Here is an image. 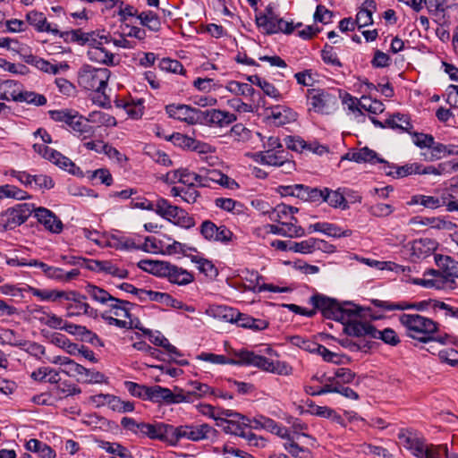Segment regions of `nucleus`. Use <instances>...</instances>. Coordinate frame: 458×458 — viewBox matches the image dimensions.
<instances>
[{
    "instance_id": "f257e3e1",
    "label": "nucleus",
    "mask_w": 458,
    "mask_h": 458,
    "mask_svg": "<svg viewBox=\"0 0 458 458\" xmlns=\"http://www.w3.org/2000/svg\"><path fill=\"white\" fill-rule=\"evenodd\" d=\"M399 321L405 328L406 335L420 342L434 340L432 335L438 331V324L436 321L419 314L403 313L400 315Z\"/></svg>"
},
{
    "instance_id": "f03ea898",
    "label": "nucleus",
    "mask_w": 458,
    "mask_h": 458,
    "mask_svg": "<svg viewBox=\"0 0 458 458\" xmlns=\"http://www.w3.org/2000/svg\"><path fill=\"white\" fill-rule=\"evenodd\" d=\"M436 263L439 270H429L426 275L432 276V278H420L415 279L416 284L421 285L426 288L442 287L441 275L446 278H458V261L454 260L449 256H436Z\"/></svg>"
},
{
    "instance_id": "7ed1b4c3",
    "label": "nucleus",
    "mask_w": 458,
    "mask_h": 458,
    "mask_svg": "<svg viewBox=\"0 0 458 458\" xmlns=\"http://www.w3.org/2000/svg\"><path fill=\"white\" fill-rule=\"evenodd\" d=\"M111 72L107 68H96L83 64L78 72V83L86 90L103 93L107 86Z\"/></svg>"
},
{
    "instance_id": "20e7f679",
    "label": "nucleus",
    "mask_w": 458,
    "mask_h": 458,
    "mask_svg": "<svg viewBox=\"0 0 458 458\" xmlns=\"http://www.w3.org/2000/svg\"><path fill=\"white\" fill-rule=\"evenodd\" d=\"M216 434L217 430L207 423L186 424L174 427L173 445H175L182 438L199 442L214 439L216 437Z\"/></svg>"
},
{
    "instance_id": "39448f33",
    "label": "nucleus",
    "mask_w": 458,
    "mask_h": 458,
    "mask_svg": "<svg viewBox=\"0 0 458 458\" xmlns=\"http://www.w3.org/2000/svg\"><path fill=\"white\" fill-rule=\"evenodd\" d=\"M310 302L316 311L319 310L326 318L336 321L350 318L351 308L340 305L335 299L318 293L310 297Z\"/></svg>"
},
{
    "instance_id": "423d86ee",
    "label": "nucleus",
    "mask_w": 458,
    "mask_h": 458,
    "mask_svg": "<svg viewBox=\"0 0 458 458\" xmlns=\"http://www.w3.org/2000/svg\"><path fill=\"white\" fill-rule=\"evenodd\" d=\"M307 98L311 108L321 114H329L337 107V96L323 89L307 90Z\"/></svg>"
},
{
    "instance_id": "0eeeda50",
    "label": "nucleus",
    "mask_w": 458,
    "mask_h": 458,
    "mask_svg": "<svg viewBox=\"0 0 458 458\" xmlns=\"http://www.w3.org/2000/svg\"><path fill=\"white\" fill-rule=\"evenodd\" d=\"M34 210V205L18 204L0 214V225L4 230H12L27 221Z\"/></svg>"
},
{
    "instance_id": "6e6552de",
    "label": "nucleus",
    "mask_w": 458,
    "mask_h": 458,
    "mask_svg": "<svg viewBox=\"0 0 458 458\" xmlns=\"http://www.w3.org/2000/svg\"><path fill=\"white\" fill-rule=\"evenodd\" d=\"M372 303L386 310H405L414 309L420 311L431 310L434 316H437L440 301L435 299L424 300L418 302L409 303L406 301L402 302H390L387 301L373 300Z\"/></svg>"
},
{
    "instance_id": "1a4fd4ad",
    "label": "nucleus",
    "mask_w": 458,
    "mask_h": 458,
    "mask_svg": "<svg viewBox=\"0 0 458 458\" xmlns=\"http://www.w3.org/2000/svg\"><path fill=\"white\" fill-rule=\"evenodd\" d=\"M256 24L262 33L267 35L280 32L284 34H291L295 28L301 26V22L293 25V22L284 21L278 15L268 18H256Z\"/></svg>"
},
{
    "instance_id": "9d476101",
    "label": "nucleus",
    "mask_w": 458,
    "mask_h": 458,
    "mask_svg": "<svg viewBox=\"0 0 458 458\" xmlns=\"http://www.w3.org/2000/svg\"><path fill=\"white\" fill-rule=\"evenodd\" d=\"M169 117L187 123L189 124L201 123L204 114L202 111L187 105H168L165 107Z\"/></svg>"
},
{
    "instance_id": "9b49d317",
    "label": "nucleus",
    "mask_w": 458,
    "mask_h": 458,
    "mask_svg": "<svg viewBox=\"0 0 458 458\" xmlns=\"http://www.w3.org/2000/svg\"><path fill=\"white\" fill-rule=\"evenodd\" d=\"M200 234L208 241L220 242L229 243L233 237V233L225 225L217 226L210 220L202 222L199 227Z\"/></svg>"
},
{
    "instance_id": "f8f14e48",
    "label": "nucleus",
    "mask_w": 458,
    "mask_h": 458,
    "mask_svg": "<svg viewBox=\"0 0 458 458\" xmlns=\"http://www.w3.org/2000/svg\"><path fill=\"white\" fill-rule=\"evenodd\" d=\"M344 325V332L351 336L362 337L369 336L372 338L374 326L369 322H362L357 318V308H351L350 318L341 320Z\"/></svg>"
},
{
    "instance_id": "ddd939ff",
    "label": "nucleus",
    "mask_w": 458,
    "mask_h": 458,
    "mask_svg": "<svg viewBox=\"0 0 458 458\" xmlns=\"http://www.w3.org/2000/svg\"><path fill=\"white\" fill-rule=\"evenodd\" d=\"M140 437H148L153 440H160L173 445L174 426L163 422L154 424L145 423L142 426Z\"/></svg>"
},
{
    "instance_id": "4468645a",
    "label": "nucleus",
    "mask_w": 458,
    "mask_h": 458,
    "mask_svg": "<svg viewBox=\"0 0 458 458\" xmlns=\"http://www.w3.org/2000/svg\"><path fill=\"white\" fill-rule=\"evenodd\" d=\"M234 356L238 358L239 365H251L267 372L273 370L274 360L267 357L258 355L253 352L239 351L233 352Z\"/></svg>"
},
{
    "instance_id": "2eb2a0df",
    "label": "nucleus",
    "mask_w": 458,
    "mask_h": 458,
    "mask_svg": "<svg viewBox=\"0 0 458 458\" xmlns=\"http://www.w3.org/2000/svg\"><path fill=\"white\" fill-rule=\"evenodd\" d=\"M32 213L38 222L52 233H60L63 231V222L51 210L42 207H34Z\"/></svg>"
},
{
    "instance_id": "dca6fc26",
    "label": "nucleus",
    "mask_w": 458,
    "mask_h": 458,
    "mask_svg": "<svg viewBox=\"0 0 458 458\" xmlns=\"http://www.w3.org/2000/svg\"><path fill=\"white\" fill-rule=\"evenodd\" d=\"M88 269L95 272H103L112 275L118 278H126L128 271L126 269L119 268L111 261L108 260H94V259H82Z\"/></svg>"
},
{
    "instance_id": "f3484780",
    "label": "nucleus",
    "mask_w": 458,
    "mask_h": 458,
    "mask_svg": "<svg viewBox=\"0 0 458 458\" xmlns=\"http://www.w3.org/2000/svg\"><path fill=\"white\" fill-rule=\"evenodd\" d=\"M21 57L26 64H31L38 70L50 74H57L60 71H66L69 68V65L66 63L53 64L48 61L32 54L21 55Z\"/></svg>"
},
{
    "instance_id": "a211bd4d",
    "label": "nucleus",
    "mask_w": 458,
    "mask_h": 458,
    "mask_svg": "<svg viewBox=\"0 0 458 458\" xmlns=\"http://www.w3.org/2000/svg\"><path fill=\"white\" fill-rule=\"evenodd\" d=\"M65 310L67 317L80 316L81 314L89 317H97L98 315L97 310L86 301V297L79 293L71 302L65 305Z\"/></svg>"
},
{
    "instance_id": "6ab92c4d",
    "label": "nucleus",
    "mask_w": 458,
    "mask_h": 458,
    "mask_svg": "<svg viewBox=\"0 0 458 458\" xmlns=\"http://www.w3.org/2000/svg\"><path fill=\"white\" fill-rule=\"evenodd\" d=\"M202 114L204 117L201 123L217 125L219 127L227 126L236 121L237 118L235 114L219 109L202 111Z\"/></svg>"
},
{
    "instance_id": "aec40b11",
    "label": "nucleus",
    "mask_w": 458,
    "mask_h": 458,
    "mask_svg": "<svg viewBox=\"0 0 458 458\" xmlns=\"http://www.w3.org/2000/svg\"><path fill=\"white\" fill-rule=\"evenodd\" d=\"M301 437H310L306 434L293 432V435L284 443V449L294 458H311L312 454L309 448L301 446L299 442Z\"/></svg>"
},
{
    "instance_id": "412c9836",
    "label": "nucleus",
    "mask_w": 458,
    "mask_h": 458,
    "mask_svg": "<svg viewBox=\"0 0 458 458\" xmlns=\"http://www.w3.org/2000/svg\"><path fill=\"white\" fill-rule=\"evenodd\" d=\"M89 123V118L85 119L76 112L69 127L72 130L75 136L84 140L93 137L95 134V128Z\"/></svg>"
},
{
    "instance_id": "4be33fe9",
    "label": "nucleus",
    "mask_w": 458,
    "mask_h": 458,
    "mask_svg": "<svg viewBox=\"0 0 458 458\" xmlns=\"http://www.w3.org/2000/svg\"><path fill=\"white\" fill-rule=\"evenodd\" d=\"M26 20L28 23L33 26L38 32H49L54 35H60L63 37V34H61L55 27H52V25L47 22L43 13L30 11L26 14Z\"/></svg>"
},
{
    "instance_id": "5701e85b",
    "label": "nucleus",
    "mask_w": 458,
    "mask_h": 458,
    "mask_svg": "<svg viewBox=\"0 0 458 458\" xmlns=\"http://www.w3.org/2000/svg\"><path fill=\"white\" fill-rule=\"evenodd\" d=\"M398 439L400 444L410 450L412 454L419 457L423 455L424 442L418 438L412 432L408 430H401L398 433Z\"/></svg>"
},
{
    "instance_id": "b1692460",
    "label": "nucleus",
    "mask_w": 458,
    "mask_h": 458,
    "mask_svg": "<svg viewBox=\"0 0 458 458\" xmlns=\"http://www.w3.org/2000/svg\"><path fill=\"white\" fill-rule=\"evenodd\" d=\"M162 276L168 277L171 283L180 285H185L193 281L191 274L181 267L170 264L169 262H166Z\"/></svg>"
},
{
    "instance_id": "393cba45",
    "label": "nucleus",
    "mask_w": 458,
    "mask_h": 458,
    "mask_svg": "<svg viewBox=\"0 0 458 458\" xmlns=\"http://www.w3.org/2000/svg\"><path fill=\"white\" fill-rule=\"evenodd\" d=\"M288 152L284 149L276 151H259L255 154V160L261 165L281 166L285 162Z\"/></svg>"
},
{
    "instance_id": "a878e982",
    "label": "nucleus",
    "mask_w": 458,
    "mask_h": 458,
    "mask_svg": "<svg viewBox=\"0 0 458 458\" xmlns=\"http://www.w3.org/2000/svg\"><path fill=\"white\" fill-rule=\"evenodd\" d=\"M135 328L142 331L145 335H148L150 342L157 345L163 347L168 353L182 356L181 352L173 344H171L167 338H165L160 332L157 331L153 333L151 330L143 328L142 327L134 326Z\"/></svg>"
},
{
    "instance_id": "bb28decb",
    "label": "nucleus",
    "mask_w": 458,
    "mask_h": 458,
    "mask_svg": "<svg viewBox=\"0 0 458 458\" xmlns=\"http://www.w3.org/2000/svg\"><path fill=\"white\" fill-rule=\"evenodd\" d=\"M23 85L19 81L6 80L0 82V99L18 102Z\"/></svg>"
},
{
    "instance_id": "cd10ccee",
    "label": "nucleus",
    "mask_w": 458,
    "mask_h": 458,
    "mask_svg": "<svg viewBox=\"0 0 458 458\" xmlns=\"http://www.w3.org/2000/svg\"><path fill=\"white\" fill-rule=\"evenodd\" d=\"M309 232H320L327 236L340 238V237H349L352 235L351 230H342L335 224L327 223V222H319L309 226Z\"/></svg>"
},
{
    "instance_id": "c85d7f7f",
    "label": "nucleus",
    "mask_w": 458,
    "mask_h": 458,
    "mask_svg": "<svg viewBox=\"0 0 458 458\" xmlns=\"http://www.w3.org/2000/svg\"><path fill=\"white\" fill-rule=\"evenodd\" d=\"M267 119L276 126L288 123L294 119V114L291 109L284 106H276L267 109Z\"/></svg>"
},
{
    "instance_id": "c756f323",
    "label": "nucleus",
    "mask_w": 458,
    "mask_h": 458,
    "mask_svg": "<svg viewBox=\"0 0 458 458\" xmlns=\"http://www.w3.org/2000/svg\"><path fill=\"white\" fill-rule=\"evenodd\" d=\"M344 158L357 163L368 162L371 164H376L385 162L384 159L379 158L377 157V153L374 150L367 147H364L358 150L348 152Z\"/></svg>"
},
{
    "instance_id": "7c9ffc66",
    "label": "nucleus",
    "mask_w": 458,
    "mask_h": 458,
    "mask_svg": "<svg viewBox=\"0 0 458 458\" xmlns=\"http://www.w3.org/2000/svg\"><path fill=\"white\" fill-rule=\"evenodd\" d=\"M207 313L219 320L235 323L239 311L227 306L212 305L207 310Z\"/></svg>"
},
{
    "instance_id": "2f4dec72",
    "label": "nucleus",
    "mask_w": 458,
    "mask_h": 458,
    "mask_svg": "<svg viewBox=\"0 0 458 458\" xmlns=\"http://www.w3.org/2000/svg\"><path fill=\"white\" fill-rule=\"evenodd\" d=\"M376 11L374 0H366L358 12L355 19L356 25L360 29L373 23L372 14Z\"/></svg>"
},
{
    "instance_id": "473e14b6",
    "label": "nucleus",
    "mask_w": 458,
    "mask_h": 458,
    "mask_svg": "<svg viewBox=\"0 0 458 458\" xmlns=\"http://www.w3.org/2000/svg\"><path fill=\"white\" fill-rule=\"evenodd\" d=\"M176 391L173 392L169 388L160 386H150L148 399L155 402L164 401L167 403H176Z\"/></svg>"
},
{
    "instance_id": "72a5a7b5",
    "label": "nucleus",
    "mask_w": 458,
    "mask_h": 458,
    "mask_svg": "<svg viewBox=\"0 0 458 458\" xmlns=\"http://www.w3.org/2000/svg\"><path fill=\"white\" fill-rule=\"evenodd\" d=\"M239 327L243 328H250L254 331H261L268 327V322L264 319L254 318L247 314L239 312L236 322Z\"/></svg>"
},
{
    "instance_id": "f704fd0d",
    "label": "nucleus",
    "mask_w": 458,
    "mask_h": 458,
    "mask_svg": "<svg viewBox=\"0 0 458 458\" xmlns=\"http://www.w3.org/2000/svg\"><path fill=\"white\" fill-rule=\"evenodd\" d=\"M88 58L96 63L113 65L114 55L103 47H89L87 52Z\"/></svg>"
},
{
    "instance_id": "c9c22d12",
    "label": "nucleus",
    "mask_w": 458,
    "mask_h": 458,
    "mask_svg": "<svg viewBox=\"0 0 458 458\" xmlns=\"http://www.w3.org/2000/svg\"><path fill=\"white\" fill-rule=\"evenodd\" d=\"M111 312L118 318H131V310L136 305L128 301H123L118 298L112 299V301L108 304Z\"/></svg>"
},
{
    "instance_id": "e433bc0d",
    "label": "nucleus",
    "mask_w": 458,
    "mask_h": 458,
    "mask_svg": "<svg viewBox=\"0 0 458 458\" xmlns=\"http://www.w3.org/2000/svg\"><path fill=\"white\" fill-rule=\"evenodd\" d=\"M224 430L232 435L242 437L244 429L249 426L250 419L242 415V418L225 420Z\"/></svg>"
},
{
    "instance_id": "4c0bfd02",
    "label": "nucleus",
    "mask_w": 458,
    "mask_h": 458,
    "mask_svg": "<svg viewBox=\"0 0 458 458\" xmlns=\"http://www.w3.org/2000/svg\"><path fill=\"white\" fill-rule=\"evenodd\" d=\"M180 208L171 205L165 199H158L154 205V211L163 218L172 221V219L178 214Z\"/></svg>"
},
{
    "instance_id": "58836bf2",
    "label": "nucleus",
    "mask_w": 458,
    "mask_h": 458,
    "mask_svg": "<svg viewBox=\"0 0 458 458\" xmlns=\"http://www.w3.org/2000/svg\"><path fill=\"white\" fill-rule=\"evenodd\" d=\"M207 172L210 176V179L213 183L219 184L220 186L229 190H236L239 189L240 187L238 182L234 179L227 176L219 170L208 169L207 170Z\"/></svg>"
},
{
    "instance_id": "ea45409f",
    "label": "nucleus",
    "mask_w": 458,
    "mask_h": 458,
    "mask_svg": "<svg viewBox=\"0 0 458 458\" xmlns=\"http://www.w3.org/2000/svg\"><path fill=\"white\" fill-rule=\"evenodd\" d=\"M47 159L60 168L64 169L72 174H75L76 166L74 163L57 150L52 148Z\"/></svg>"
},
{
    "instance_id": "a19ab883",
    "label": "nucleus",
    "mask_w": 458,
    "mask_h": 458,
    "mask_svg": "<svg viewBox=\"0 0 458 458\" xmlns=\"http://www.w3.org/2000/svg\"><path fill=\"white\" fill-rule=\"evenodd\" d=\"M47 159L60 168L64 169L72 174H75L76 166L74 163L57 150L52 148Z\"/></svg>"
},
{
    "instance_id": "79ce46f5",
    "label": "nucleus",
    "mask_w": 458,
    "mask_h": 458,
    "mask_svg": "<svg viewBox=\"0 0 458 458\" xmlns=\"http://www.w3.org/2000/svg\"><path fill=\"white\" fill-rule=\"evenodd\" d=\"M325 202L328 203L333 208H340L342 209L348 208V203L344 196V193L340 191V189L332 191L328 188H324Z\"/></svg>"
},
{
    "instance_id": "37998d69",
    "label": "nucleus",
    "mask_w": 458,
    "mask_h": 458,
    "mask_svg": "<svg viewBox=\"0 0 458 458\" xmlns=\"http://www.w3.org/2000/svg\"><path fill=\"white\" fill-rule=\"evenodd\" d=\"M387 127L399 130L400 131L410 132L412 128L410 117L406 114H396L386 120Z\"/></svg>"
},
{
    "instance_id": "c03bdc74",
    "label": "nucleus",
    "mask_w": 458,
    "mask_h": 458,
    "mask_svg": "<svg viewBox=\"0 0 458 458\" xmlns=\"http://www.w3.org/2000/svg\"><path fill=\"white\" fill-rule=\"evenodd\" d=\"M283 231L284 237L300 238L306 234L304 228H302L295 216H291L290 220L282 221Z\"/></svg>"
},
{
    "instance_id": "a18cd8bd",
    "label": "nucleus",
    "mask_w": 458,
    "mask_h": 458,
    "mask_svg": "<svg viewBox=\"0 0 458 458\" xmlns=\"http://www.w3.org/2000/svg\"><path fill=\"white\" fill-rule=\"evenodd\" d=\"M138 19L142 26L149 30L157 32L161 29V21L157 13L152 11L142 12L138 15Z\"/></svg>"
},
{
    "instance_id": "49530a36",
    "label": "nucleus",
    "mask_w": 458,
    "mask_h": 458,
    "mask_svg": "<svg viewBox=\"0 0 458 458\" xmlns=\"http://www.w3.org/2000/svg\"><path fill=\"white\" fill-rule=\"evenodd\" d=\"M225 89L236 96H243L245 98H254L256 93L251 85L235 81H229Z\"/></svg>"
},
{
    "instance_id": "de8ad7c7",
    "label": "nucleus",
    "mask_w": 458,
    "mask_h": 458,
    "mask_svg": "<svg viewBox=\"0 0 458 458\" xmlns=\"http://www.w3.org/2000/svg\"><path fill=\"white\" fill-rule=\"evenodd\" d=\"M4 198L23 200L30 199V197L26 191L21 190L20 188L14 185L5 184L0 185V199Z\"/></svg>"
},
{
    "instance_id": "09e8293b",
    "label": "nucleus",
    "mask_w": 458,
    "mask_h": 458,
    "mask_svg": "<svg viewBox=\"0 0 458 458\" xmlns=\"http://www.w3.org/2000/svg\"><path fill=\"white\" fill-rule=\"evenodd\" d=\"M166 266V261H159V260H150V259H142L138 263V267L150 274H153L157 276H162L164 274L165 267Z\"/></svg>"
},
{
    "instance_id": "8fccbe9b",
    "label": "nucleus",
    "mask_w": 458,
    "mask_h": 458,
    "mask_svg": "<svg viewBox=\"0 0 458 458\" xmlns=\"http://www.w3.org/2000/svg\"><path fill=\"white\" fill-rule=\"evenodd\" d=\"M199 360L210 362L212 364L225 365H239L238 359L227 358L225 355L215 354L211 352H201L197 356Z\"/></svg>"
},
{
    "instance_id": "3c124183",
    "label": "nucleus",
    "mask_w": 458,
    "mask_h": 458,
    "mask_svg": "<svg viewBox=\"0 0 458 458\" xmlns=\"http://www.w3.org/2000/svg\"><path fill=\"white\" fill-rule=\"evenodd\" d=\"M372 332H373L372 338L380 339L386 344L395 346L400 343L399 336L397 335L395 331L393 330L392 328H385L384 330H377L374 327V330Z\"/></svg>"
},
{
    "instance_id": "603ef678",
    "label": "nucleus",
    "mask_w": 458,
    "mask_h": 458,
    "mask_svg": "<svg viewBox=\"0 0 458 458\" xmlns=\"http://www.w3.org/2000/svg\"><path fill=\"white\" fill-rule=\"evenodd\" d=\"M423 455H420L419 458H449L448 449L446 445H424Z\"/></svg>"
},
{
    "instance_id": "864d4df0",
    "label": "nucleus",
    "mask_w": 458,
    "mask_h": 458,
    "mask_svg": "<svg viewBox=\"0 0 458 458\" xmlns=\"http://www.w3.org/2000/svg\"><path fill=\"white\" fill-rule=\"evenodd\" d=\"M101 449L106 452L118 455L121 458H133L131 452L119 443H111L106 441H101L98 445Z\"/></svg>"
},
{
    "instance_id": "5fc2aeb1",
    "label": "nucleus",
    "mask_w": 458,
    "mask_h": 458,
    "mask_svg": "<svg viewBox=\"0 0 458 458\" xmlns=\"http://www.w3.org/2000/svg\"><path fill=\"white\" fill-rule=\"evenodd\" d=\"M18 102H24L35 106H41L47 104V98L42 94L22 89L21 96L18 98Z\"/></svg>"
},
{
    "instance_id": "6e6d98bb",
    "label": "nucleus",
    "mask_w": 458,
    "mask_h": 458,
    "mask_svg": "<svg viewBox=\"0 0 458 458\" xmlns=\"http://www.w3.org/2000/svg\"><path fill=\"white\" fill-rule=\"evenodd\" d=\"M436 317L441 318L445 320H458V307L452 304L450 301H440Z\"/></svg>"
},
{
    "instance_id": "4d7b16f0",
    "label": "nucleus",
    "mask_w": 458,
    "mask_h": 458,
    "mask_svg": "<svg viewBox=\"0 0 458 458\" xmlns=\"http://www.w3.org/2000/svg\"><path fill=\"white\" fill-rule=\"evenodd\" d=\"M86 292L90 296V298L102 304L110 302L112 301V299H114V297L112 296L106 290L99 288L96 285L89 284L86 287Z\"/></svg>"
},
{
    "instance_id": "13d9d810",
    "label": "nucleus",
    "mask_w": 458,
    "mask_h": 458,
    "mask_svg": "<svg viewBox=\"0 0 458 458\" xmlns=\"http://www.w3.org/2000/svg\"><path fill=\"white\" fill-rule=\"evenodd\" d=\"M36 312L43 314L42 317L38 318V320L42 324H44L53 329L63 330L64 320L61 317H58L53 313H49V314L46 313L41 309L36 310Z\"/></svg>"
},
{
    "instance_id": "bf43d9fd",
    "label": "nucleus",
    "mask_w": 458,
    "mask_h": 458,
    "mask_svg": "<svg viewBox=\"0 0 458 458\" xmlns=\"http://www.w3.org/2000/svg\"><path fill=\"white\" fill-rule=\"evenodd\" d=\"M2 344H9L15 347L24 348L27 341L18 336L17 333L9 328H3Z\"/></svg>"
},
{
    "instance_id": "052dcab7",
    "label": "nucleus",
    "mask_w": 458,
    "mask_h": 458,
    "mask_svg": "<svg viewBox=\"0 0 458 458\" xmlns=\"http://www.w3.org/2000/svg\"><path fill=\"white\" fill-rule=\"evenodd\" d=\"M64 362L66 363V368L64 369L62 372L65 373L69 377L81 376L83 378L84 376L89 375V369L76 363L72 360H65Z\"/></svg>"
},
{
    "instance_id": "680f3d73",
    "label": "nucleus",
    "mask_w": 458,
    "mask_h": 458,
    "mask_svg": "<svg viewBox=\"0 0 458 458\" xmlns=\"http://www.w3.org/2000/svg\"><path fill=\"white\" fill-rule=\"evenodd\" d=\"M90 123H98L104 126H115L116 120L114 116L101 111L92 112L89 114Z\"/></svg>"
},
{
    "instance_id": "e2e57ef3",
    "label": "nucleus",
    "mask_w": 458,
    "mask_h": 458,
    "mask_svg": "<svg viewBox=\"0 0 458 458\" xmlns=\"http://www.w3.org/2000/svg\"><path fill=\"white\" fill-rule=\"evenodd\" d=\"M174 390L176 391V397H175L176 403H193L196 400H198L197 395L195 394L194 391L191 387V382L188 383V385L185 388L175 387Z\"/></svg>"
},
{
    "instance_id": "0e129e2a",
    "label": "nucleus",
    "mask_w": 458,
    "mask_h": 458,
    "mask_svg": "<svg viewBox=\"0 0 458 458\" xmlns=\"http://www.w3.org/2000/svg\"><path fill=\"white\" fill-rule=\"evenodd\" d=\"M290 208L285 204H279L269 214V217L276 223H282V221L290 220Z\"/></svg>"
},
{
    "instance_id": "69168bd1",
    "label": "nucleus",
    "mask_w": 458,
    "mask_h": 458,
    "mask_svg": "<svg viewBox=\"0 0 458 458\" xmlns=\"http://www.w3.org/2000/svg\"><path fill=\"white\" fill-rule=\"evenodd\" d=\"M289 250L301 254H310L313 252V238L301 241L300 242H290Z\"/></svg>"
},
{
    "instance_id": "338daca9",
    "label": "nucleus",
    "mask_w": 458,
    "mask_h": 458,
    "mask_svg": "<svg viewBox=\"0 0 458 458\" xmlns=\"http://www.w3.org/2000/svg\"><path fill=\"white\" fill-rule=\"evenodd\" d=\"M159 67L162 71L180 74H183L185 72V69L179 61L170 58H163L159 63Z\"/></svg>"
},
{
    "instance_id": "774afa93",
    "label": "nucleus",
    "mask_w": 458,
    "mask_h": 458,
    "mask_svg": "<svg viewBox=\"0 0 458 458\" xmlns=\"http://www.w3.org/2000/svg\"><path fill=\"white\" fill-rule=\"evenodd\" d=\"M438 357L441 361L453 367H458V351L454 348L445 349L439 352Z\"/></svg>"
}]
</instances>
